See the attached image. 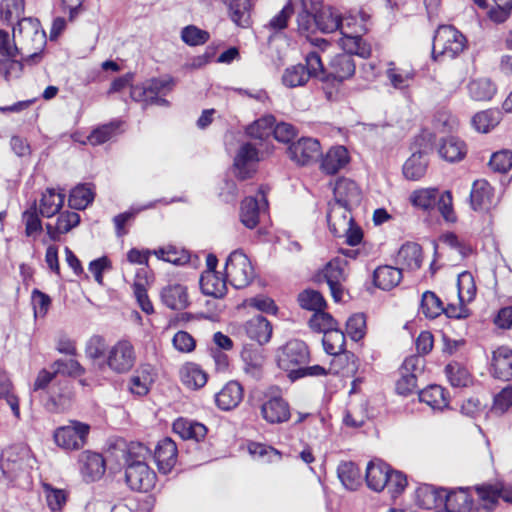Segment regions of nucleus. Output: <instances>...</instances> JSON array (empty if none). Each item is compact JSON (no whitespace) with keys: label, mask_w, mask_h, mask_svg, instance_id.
Wrapping results in <instances>:
<instances>
[{"label":"nucleus","mask_w":512,"mask_h":512,"mask_svg":"<svg viewBox=\"0 0 512 512\" xmlns=\"http://www.w3.org/2000/svg\"><path fill=\"white\" fill-rule=\"evenodd\" d=\"M85 355L92 369L105 374L114 375L129 373L137 362V352L134 344L128 339H119L108 346L104 337L93 335L85 345Z\"/></svg>","instance_id":"nucleus-1"},{"label":"nucleus","mask_w":512,"mask_h":512,"mask_svg":"<svg viewBox=\"0 0 512 512\" xmlns=\"http://www.w3.org/2000/svg\"><path fill=\"white\" fill-rule=\"evenodd\" d=\"M309 360L308 347L303 341L291 340L278 350V367L287 373L291 381L307 376H324L328 371L320 366H304Z\"/></svg>","instance_id":"nucleus-2"},{"label":"nucleus","mask_w":512,"mask_h":512,"mask_svg":"<svg viewBox=\"0 0 512 512\" xmlns=\"http://www.w3.org/2000/svg\"><path fill=\"white\" fill-rule=\"evenodd\" d=\"M19 55L25 61L39 58L46 44V34L34 18H22L13 29Z\"/></svg>","instance_id":"nucleus-3"},{"label":"nucleus","mask_w":512,"mask_h":512,"mask_svg":"<svg viewBox=\"0 0 512 512\" xmlns=\"http://www.w3.org/2000/svg\"><path fill=\"white\" fill-rule=\"evenodd\" d=\"M149 449L136 444L129 448L128 464L125 471L128 486L138 492H148L155 485L156 475L145 462Z\"/></svg>","instance_id":"nucleus-4"},{"label":"nucleus","mask_w":512,"mask_h":512,"mask_svg":"<svg viewBox=\"0 0 512 512\" xmlns=\"http://www.w3.org/2000/svg\"><path fill=\"white\" fill-rule=\"evenodd\" d=\"M338 30L342 34L339 43L344 51L355 53L362 58L370 56L371 46L362 38V34L367 31L364 16L360 20L353 15L340 16Z\"/></svg>","instance_id":"nucleus-5"},{"label":"nucleus","mask_w":512,"mask_h":512,"mask_svg":"<svg viewBox=\"0 0 512 512\" xmlns=\"http://www.w3.org/2000/svg\"><path fill=\"white\" fill-rule=\"evenodd\" d=\"M323 0H290V6H294L297 13V29L304 35L312 45L324 50L329 42L323 38H311V35L318 30L317 11Z\"/></svg>","instance_id":"nucleus-6"},{"label":"nucleus","mask_w":512,"mask_h":512,"mask_svg":"<svg viewBox=\"0 0 512 512\" xmlns=\"http://www.w3.org/2000/svg\"><path fill=\"white\" fill-rule=\"evenodd\" d=\"M466 38L455 27L439 26L435 32L432 46V57L437 61L454 59L463 52Z\"/></svg>","instance_id":"nucleus-7"},{"label":"nucleus","mask_w":512,"mask_h":512,"mask_svg":"<svg viewBox=\"0 0 512 512\" xmlns=\"http://www.w3.org/2000/svg\"><path fill=\"white\" fill-rule=\"evenodd\" d=\"M306 66L302 64L287 67L282 75V83L288 88L304 86L311 77L320 78L324 74V65L320 55L309 52L305 57Z\"/></svg>","instance_id":"nucleus-8"},{"label":"nucleus","mask_w":512,"mask_h":512,"mask_svg":"<svg viewBox=\"0 0 512 512\" xmlns=\"http://www.w3.org/2000/svg\"><path fill=\"white\" fill-rule=\"evenodd\" d=\"M90 432V426L79 421H70L54 431L55 444L63 450L73 451L84 447Z\"/></svg>","instance_id":"nucleus-9"},{"label":"nucleus","mask_w":512,"mask_h":512,"mask_svg":"<svg viewBox=\"0 0 512 512\" xmlns=\"http://www.w3.org/2000/svg\"><path fill=\"white\" fill-rule=\"evenodd\" d=\"M225 271L231 285L237 289L249 285L254 277V270L250 260L239 250H235L229 255Z\"/></svg>","instance_id":"nucleus-10"},{"label":"nucleus","mask_w":512,"mask_h":512,"mask_svg":"<svg viewBox=\"0 0 512 512\" xmlns=\"http://www.w3.org/2000/svg\"><path fill=\"white\" fill-rule=\"evenodd\" d=\"M353 55L356 54L344 51V53H340L332 57L327 67H324V74H320V79L341 83L351 78L356 70Z\"/></svg>","instance_id":"nucleus-11"},{"label":"nucleus","mask_w":512,"mask_h":512,"mask_svg":"<svg viewBox=\"0 0 512 512\" xmlns=\"http://www.w3.org/2000/svg\"><path fill=\"white\" fill-rule=\"evenodd\" d=\"M347 261L343 258H334L329 261L321 271V276L329 286L331 296L335 302H340L343 298V283L346 280Z\"/></svg>","instance_id":"nucleus-12"},{"label":"nucleus","mask_w":512,"mask_h":512,"mask_svg":"<svg viewBox=\"0 0 512 512\" xmlns=\"http://www.w3.org/2000/svg\"><path fill=\"white\" fill-rule=\"evenodd\" d=\"M173 80L170 78H153L131 87V98L137 102L153 104L159 94L171 90Z\"/></svg>","instance_id":"nucleus-13"},{"label":"nucleus","mask_w":512,"mask_h":512,"mask_svg":"<svg viewBox=\"0 0 512 512\" xmlns=\"http://www.w3.org/2000/svg\"><path fill=\"white\" fill-rule=\"evenodd\" d=\"M173 80L170 78H153L131 87V98L137 102L153 104L159 94L171 90Z\"/></svg>","instance_id":"nucleus-14"},{"label":"nucleus","mask_w":512,"mask_h":512,"mask_svg":"<svg viewBox=\"0 0 512 512\" xmlns=\"http://www.w3.org/2000/svg\"><path fill=\"white\" fill-rule=\"evenodd\" d=\"M173 80L170 78H153L131 87V98L137 102L153 104L159 94L171 90Z\"/></svg>","instance_id":"nucleus-15"},{"label":"nucleus","mask_w":512,"mask_h":512,"mask_svg":"<svg viewBox=\"0 0 512 512\" xmlns=\"http://www.w3.org/2000/svg\"><path fill=\"white\" fill-rule=\"evenodd\" d=\"M288 154L297 165L305 166L318 160L321 146L317 139L303 137L288 147Z\"/></svg>","instance_id":"nucleus-16"},{"label":"nucleus","mask_w":512,"mask_h":512,"mask_svg":"<svg viewBox=\"0 0 512 512\" xmlns=\"http://www.w3.org/2000/svg\"><path fill=\"white\" fill-rule=\"evenodd\" d=\"M260 415L269 424H281L290 419L288 402L280 395H266L260 405Z\"/></svg>","instance_id":"nucleus-17"},{"label":"nucleus","mask_w":512,"mask_h":512,"mask_svg":"<svg viewBox=\"0 0 512 512\" xmlns=\"http://www.w3.org/2000/svg\"><path fill=\"white\" fill-rule=\"evenodd\" d=\"M268 205L265 192L261 188L259 190V199L247 197L241 203L240 220L244 226L253 229L259 222V215Z\"/></svg>","instance_id":"nucleus-18"},{"label":"nucleus","mask_w":512,"mask_h":512,"mask_svg":"<svg viewBox=\"0 0 512 512\" xmlns=\"http://www.w3.org/2000/svg\"><path fill=\"white\" fill-rule=\"evenodd\" d=\"M80 473L86 482L99 480L105 473V461L95 452L84 451L79 456Z\"/></svg>","instance_id":"nucleus-19"},{"label":"nucleus","mask_w":512,"mask_h":512,"mask_svg":"<svg viewBox=\"0 0 512 512\" xmlns=\"http://www.w3.org/2000/svg\"><path fill=\"white\" fill-rule=\"evenodd\" d=\"M258 161V151L255 146L250 143L243 144L234 159V168L237 177L242 180L249 178L255 171V166Z\"/></svg>","instance_id":"nucleus-20"},{"label":"nucleus","mask_w":512,"mask_h":512,"mask_svg":"<svg viewBox=\"0 0 512 512\" xmlns=\"http://www.w3.org/2000/svg\"><path fill=\"white\" fill-rule=\"evenodd\" d=\"M471 512H490L500 498L499 488L492 485H482L471 488Z\"/></svg>","instance_id":"nucleus-21"},{"label":"nucleus","mask_w":512,"mask_h":512,"mask_svg":"<svg viewBox=\"0 0 512 512\" xmlns=\"http://www.w3.org/2000/svg\"><path fill=\"white\" fill-rule=\"evenodd\" d=\"M244 390L237 381L227 382L221 390L215 394V403L223 411L235 409L242 401Z\"/></svg>","instance_id":"nucleus-22"},{"label":"nucleus","mask_w":512,"mask_h":512,"mask_svg":"<svg viewBox=\"0 0 512 512\" xmlns=\"http://www.w3.org/2000/svg\"><path fill=\"white\" fill-rule=\"evenodd\" d=\"M162 303L172 310H183L189 306L187 288L180 283H169L162 288Z\"/></svg>","instance_id":"nucleus-23"},{"label":"nucleus","mask_w":512,"mask_h":512,"mask_svg":"<svg viewBox=\"0 0 512 512\" xmlns=\"http://www.w3.org/2000/svg\"><path fill=\"white\" fill-rule=\"evenodd\" d=\"M334 197V204H340L350 208L360 203L361 191L354 181L341 178L334 186Z\"/></svg>","instance_id":"nucleus-24"},{"label":"nucleus","mask_w":512,"mask_h":512,"mask_svg":"<svg viewBox=\"0 0 512 512\" xmlns=\"http://www.w3.org/2000/svg\"><path fill=\"white\" fill-rule=\"evenodd\" d=\"M327 221L330 231L336 237H342L344 232L349 231L353 218L350 215V208L340 204H330L327 214Z\"/></svg>","instance_id":"nucleus-25"},{"label":"nucleus","mask_w":512,"mask_h":512,"mask_svg":"<svg viewBox=\"0 0 512 512\" xmlns=\"http://www.w3.org/2000/svg\"><path fill=\"white\" fill-rule=\"evenodd\" d=\"M444 507L449 512H471L472 493L471 488H457L447 490L444 488Z\"/></svg>","instance_id":"nucleus-26"},{"label":"nucleus","mask_w":512,"mask_h":512,"mask_svg":"<svg viewBox=\"0 0 512 512\" xmlns=\"http://www.w3.org/2000/svg\"><path fill=\"white\" fill-rule=\"evenodd\" d=\"M155 461L160 472L167 474L177 462V446L170 438L158 442L155 449Z\"/></svg>","instance_id":"nucleus-27"},{"label":"nucleus","mask_w":512,"mask_h":512,"mask_svg":"<svg viewBox=\"0 0 512 512\" xmlns=\"http://www.w3.org/2000/svg\"><path fill=\"white\" fill-rule=\"evenodd\" d=\"M80 223V215L72 211L62 212L55 225L47 223L45 225L46 233L50 241H60L61 235L70 232Z\"/></svg>","instance_id":"nucleus-28"},{"label":"nucleus","mask_w":512,"mask_h":512,"mask_svg":"<svg viewBox=\"0 0 512 512\" xmlns=\"http://www.w3.org/2000/svg\"><path fill=\"white\" fill-rule=\"evenodd\" d=\"M421 246L414 242H408L401 246L397 255V264L402 270L414 271L422 265Z\"/></svg>","instance_id":"nucleus-29"},{"label":"nucleus","mask_w":512,"mask_h":512,"mask_svg":"<svg viewBox=\"0 0 512 512\" xmlns=\"http://www.w3.org/2000/svg\"><path fill=\"white\" fill-rule=\"evenodd\" d=\"M181 383L190 390H198L205 386L208 380L207 373L198 365L187 362L179 370Z\"/></svg>","instance_id":"nucleus-30"},{"label":"nucleus","mask_w":512,"mask_h":512,"mask_svg":"<svg viewBox=\"0 0 512 512\" xmlns=\"http://www.w3.org/2000/svg\"><path fill=\"white\" fill-rule=\"evenodd\" d=\"M492 374L502 380L512 379V350L499 347L493 352Z\"/></svg>","instance_id":"nucleus-31"},{"label":"nucleus","mask_w":512,"mask_h":512,"mask_svg":"<svg viewBox=\"0 0 512 512\" xmlns=\"http://www.w3.org/2000/svg\"><path fill=\"white\" fill-rule=\"evenodd\" d=\"M243 329L246 335L260 345L267 343L272 335L270 322L263 316H256L248 320Z\"/></svg>","instance_id":"nucleus-32"},{"label":"nucleus","mask_w":512,"mask_h":512,"mask_svg":"<svg viewBox=\"0 0 512 512\" xmlns=\"http://www.w3.org/2000/svg\"><path fill=\"white\" fill-rule=\"evenodd\" d=\"M241 358L245 375L253 380L261 379L265 363L262 352L258 349H244Z\"/></svg>","instance_id":"nucleus-33"},{"label":"nucleus","mask_w":512,"mask_h":512,"mask_svg":"<svg viewBox=\"0 0 512 512\" xmlns=\"http://www.w3.org/2000/svg\"><path fill=\"white\" fill-rule=\"evenodd\" d=\"M153 382V368L148 364L142 365L129 379V391L136 396H144Z\"/></svg>","instance_id":"nucleus-34"},{"label":"nucleus","mask_w":512,"mask_h":512,"mask_svg":"<svg viewBox=\"0 0 512 512\" xmlns=\"http://www.w3.org/2000/svg\"><path fill=\"white\" fill-rule=\"evenodd\" d=\"M493 192L491 185L485 180L473 183L470 193L471 206L476 211L488 210L492 206Z\"/></svg>","instance_id":"nucleus-35"},{"label":"nucleus","mask_w":512,"mask_h":512,"mask_svg":"<svg viewBox=\"0 0 512 512\" xmlns=\"http://www.w3.org/2000/svg\"><path fill=\"white\" fill-rule=\"evenodd\" d=\"M390 467L382 461H371L366 469V482L370 489L380 492L387 485Z\"/></svg>","instance_id":"nucleus-36"},{"label":"nucleus","mask_w":512,"mask_h":512,"mask_svg":"<svg viewBox=\"0 0 512 512\" xmlns=\"http://www.w3.org/2000/svg\"><path fill=\"white\" fill-rule=\"evenodd\" d=\"M349 162V154L344 146H335L328 150L321 162V169L327 174H335Z\"/></svg>","instance_id":"nucleus-37"},{"label":"nucleus","mask_w":512,"mask_h":512,"mask_svg":"<svg viewBox=\"0 0 512 512\" xmlns=\"http://www.w3.org/2000/svg\"><path fill=\"white\" fill-rule=\"evenodd\" d=\"M173 430L182 439H192L200 441L205 438L207 428L199 422H195L185 418H179L173 423Z\"/></svg>","instance_id":"nucleus-38"},{"label":"nucleus","mask_w":512,"mask_h":512,"mask_svg":"<svg viewBox=\"0 0 512 512\" xmlns=\"http://www.w3.org/2000/svg\"><path fill=\"white\" fill-rule=\"evenodd\" d=\"M444 488L430 485L420 487L416 492L417 503L420 507L432 510L444 507Z\"/></svg>","instance_id":"nucleus-39"},{"label":"nucleus","mask_w":512,"mask_h":512,"mask_svg":"<svg viewBox=\"0 0 512 512\" xmlns=\"http://www.w3.org/2000/svg\"><path fill=\"white\" fill-rule=\"evenodd\" d=\"M401 279V269L389 265L378 267L373 275L375 285L382 290H391L400 283Z\"/></svg>","instance_id":"nucleus-40"},{"label":"nucleus","mask_w":512,"mask_h":512,"mask_svg":"<svg viewBox=\"0 0 512 512\" xmlns=\"http://www.w3.org/2000/svg\"><path fill=\"white\" fill-rule=\"evenodd\" d=\"M65 195L53 188H48L42 194L39 202V213L41 216L51 218L62 208Z\"/></svg>","instance_id":"nucleus-41"},{"label":"nucleus","mask_w":512,"mask_h":512,"mask_svg":"<svg viewBox=\"0 0 512 512\" xmlns=\"http://www.w3.org/2000/svg\"><path fill=\"white\" fill-rule=\"evenodd\" d=\"M417 358L406 359L403 366L400 369V377L396 382V391L400 395H409L417 387V377L411 372V369L415 367Z\"/></svg>","instance_id":"nucleus-42"},{"label":"nucleus","mask_w":512,"mask_h":512,"mask_svg":"<svg viewBox=\"0 0 512 512\" xmlns=\"http://www.w3.org/2000/svg\"><path fill=\"white\" fill-rule=\"evenodd\" d=\"M228 8L231 20L240 27L250 24L251 0H221Z\"/></svg>","instance_id":"nucleus-43"},{"label":"nucleus","mask_w":512,"mask_h":512,"mask_svg":"<svg viewBox=\"0 0 512 512\" xmlns=\"http://www.w3.org/2000/svg\"><path fill=\"white\" fill-rule=\"evenodd\" d=\"M322 343L327 354L338 356L337 361L348 358L347 355L341 354L345 347V334L338 326L324 334Z\"/></svg>","instance_id":"nucleus-44"},{"label":"nucleus","mask_w":512,"mask_h":512,"mask_svg":"<svg viewBox=\"0 0 512 512\" xmlns=\"http://www.w3.org/2000/svg\"><path fill=\"white\" fill-rule=\"evenodd\" d=\"M428 158L425 153H413L403 165V175L406 179L416 181L421 179L427 171Z\"/></svg>","instance_id":"nucleus-45"},{"label":"nucleus","mask_w":512,"mask_h":512,"mask_svg":"<svg viewBox=\"0 0 512 512\" xmlns=\"http://www.w3.org/2000/svg\"><path fill=\"white\" fill-rule=\"evenodd\" d=\"M201 290L204 294L220 298L226 294V281L216 271H206L200 278Z\"/></svg>","instance_id":"nucleus-46"},{"label":"nucleus","mask_w":512,"mask_h":512,"mask_svg":"<svg viewBox=\"0 0 512 512\" xmlns=\"http://www.w3.org/2000/svg\"><path fill=\"white\" fill-rule=\"evenodd\" d=\"M466 152L464 142L453 136L444 139L439 148L440 156L449 162L462 160Z\"/></svg>","instance_id":"nucleus-47"},{"label":"nucleus","mask_w":512,"mask_h":512,"mask_svg":"<svg viewBox=\"0 0 512 512\" xmlns=\"http://www.w3.org/2000/svg\"><path fill=\"white\" fill-rule=\"evenodd\" d=\"M419 400L426 403L433 410H442L448 406L445 390L439 385H431L421 390Z\"/></svg>","instance_id":"nucleus-48"},{"label":"nucleus","mask_w":512,"mask_h":512,"mask_svg":"<svg viewBox=\"0 0 512 512\" xmlns=\"http://www.w3.org/2000/svg\"><path fill=\"white\" fill-rule=\"evenodd\" d=\"M469 96L476 101H487L492 99L496 93V87L487 78L471 80L467 86Z\"/></svg>","instance_id":"nucleus-49"},{"label":"nucleus","mask_w":512,"mask_h":512,"mask_svg":"<svg viewBox=\"0 0 512 512\" xmlns=\"http://www.w3.org/2000/svg\"><path fill=\"white\" fill-rule=\"evenodd\" d=\"M341 14L332 7H320L317 11L318 30L322 33H333L340 27Z\"/></svg>","instance_id":"nucleus-50"},{"label":"nucleus","mask_w":512,"mask_h":512,"mask_svg":"<svg viewBox=\"0 0 512 512\" xmlns=\"http://www.w3.org/2000/svg\"><path fill=\"white\" fill-rule=\"evenodd\" d=\"M0 399H4L13 415L20 418L19 398L14 393L13 383L6 372L0 371Z\"/></svg>","instance_id":"nucleus-51"},{"label":"nucleus","mask_w":512,"mask_h":512,"mask_svg":"<svg viewBox=\"0 0 512 512\" xmlns=\"http://www.w3.org/2000/svg\"><path fill=\"white\" fill-rule=\"evenodd\" d=\"M338 478L348 490H356L360 485V472L353 462H342L337 468Z\"/></svg>","instance_id":"nucleus-52"},{"label":"nucleus","mask_w":512,"mask_h":512,"mask_svg":"<svg viewBox=\"0 0 512 512\" xmlns=\"http://www.w3.org/2000/svg\"><path fill=\"white\" fill-rule=\"evenodd\" d=\"M414 75L412 69L398 68L394 63H390L386 70V77L395 89L407 88L414 79Z\"/></svg>","instance_id":"nucleus-53"},{"label":"nucleus","mask_w":512,"mask_h":512,"mask_svg":"<svg viewBox=\"0 0 512 512\" xmlns=\"http://www.w3.org/2000/svg\"><path fill=\"white\" fill-rule=\"evenodd\" d=\"M438 199V190L436 188H422L413 191L409 200L411 204L422 210L433 208Z\"/></svg>","instance_id":"nucleus-54"},{"label":"nucleus","mask_w":512,"mask_h":512,"mask_svg":"<svg viewBox=\"0 0 512 512\" xmlns=\"http://www.w3.org/2000/svg\"><path fill=\"white\" fill-rule=\"evenodd\" d=\"M501 114L498 110L479 112L472 118L473 127L482 133H487L500 122Z\"/></svg>","instance_id":"nucleus-55"},{"label":"nucleus","mask_w":512,"mask_h":512,"mask_svg":"<svg viewBox=\"0 0 512 512\" xmlns=\"http://www.w3.org/2000/svg\"><path fill=\"white\" fill-rule=\"evenodd\" d=\"M420 310L425 317L434 319L444 312V306L434 292L426 291L422 295Z\"/></svg>","instance_id":"nucleus-56"},{"label":"nucleus","mask_w":512,"mask_h":512,"mask_svg":"<svg viewBox=\"0 0 512 512\" xmlns=\"http://www.w3.org/2000/svg\"><path fill=\"white\" fill-rule=\"evenodd\" d=\"M94 199V192L88 185L76 186L69 195V206L73 209H85Z\"/></svg>","instance_id":"nucleus-57"},{"label":"nucleus","mask_w":512,"mask_h":512,"mask_svg":"<svg viewBox=\"0 0 512 512\" xmlns=\"http://www.w3.org/2000/svg\"><path fill=\"white\" fill-rule=\"evenodd\" d=\"M458 297L462 304L470 303L476 295V285L470 272H463L458 276Z\"/></svg>","instance_id":"nucleus-58"},{"label":"nucleus","mask_w":512,"mask_h":512,"mask_svg":"<svg viewBox=\"0 0 512 512\" xmlns=\"http://www.w3.org/2000/svg\"><path fill=\"white\" fill-rule=\"evenodd\" d=\"M449 382L454 387H466L471 383L468 370L459 363H450L445 368Z\"/></svg>","instance_id":"nucleus-59"},{"label":"nucleus","mask_w":512,"mask_h":512,"mask_svg":"<svg viewBox=\"0 0 512 512\" xmlns=\"http://www.w3.org/2000/svg\"><path fill=\"white\" fill-rule=\"evenodd\" d=\"M142 273L144 275H146L145 269H140L137 272V275H136L137 279L135 280V282L133 284L134 294H135V297H136L137 302L139 303L141 309L145 313L151 314L154 309H153V305H152L151 301L148 298V295H147V292L145 289L146 276H144V278L142 279L141 278Z\"/></svg>","instance_id":"nucleus-60"},{"label":"nucleus","mask_w":512,"mask_h":512,"mask_svg":"<svg viewBox=\"0 0 512 512\" xmlns=\"http://www.w3.org/2000/svg\"><path fill=\"white\" fill-rule=\"evenodd\" d=\"M309 326L313 331L327 333L338 326L337 321L322 310L315 312L309 320Z\"/></svg>","instance_id":"nucleus-61"},{"label":"nucleus","mask_w":512,"mask_h":512,"mask_svg":"<svg viewBox=\"0 0 512 512\" xmlns=\"http://www.w3.org/2000/svg\"><path fill=\"white\" fill-rule=\"evenodd\" d=\"M299 304L302 308L315 312L325 308L326 302L322 294L315 290H305L298 296Z\"/></svg>","instance_id":"nucleus-62"},{"label":"nucleus","mask_w":512,"mask_h":512,"mask_svg":"<svg viewBox=\"0 0 512 512\" xmlns=\"http://www.w3.org/2000/svg\"><path fill=\"white\" fill-rule=\"evenodd\" d=\"M275 125V118L272 115H266L247 128V134L253 138L262 139L272 133L273 126Z\"/></svg>","instance_id":"nucleus-63"},{"label":"nucleus","mask_w":512,"mask_h":512,"mask_svg":"<svg viewBox=\"0 0 512 512\" xmlns=\"http://www.w3.org/2000/svg\"><path fill=\"white\" fill-rule=\"evenodd\" d=\"M346 333L353 341H359L366 334V318L363 314L352 315L346 322Z\"/></svg>","instance_id":"nucleus-64"}]
</instances>
